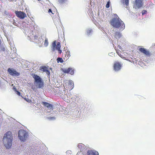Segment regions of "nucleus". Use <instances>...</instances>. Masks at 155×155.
I'll return each mask as SVG.
<instances>
[{"label":"nucleus","mask_w":155,"mask_h":155,"mask_svg":"<svg viewBox=\"0 0 155 155\" xmlns=\"http://www.w3.org/2000/svg\"><path fill=\"white\" fill-rule=\"evenodd\" d=\"M16 94L18 95H19V96L20 95L21 93L19 91H16Z\"/></svg>","instance_id":"nucleus-31"},{"label":"nucleus","mask_w":155,"mask_h":155,"mask_svg":"<svg viewBox=\"0 0 155 155\" xmlns=\"http://www.w3.org/2000/svg\"><path fill=\"white\" fill-rule=\"evenodd\" d=\"M71 151H67L66 152V153H70V152H71Z\"/></svg>","instance_id":"nucleus-39"},{"label":"nucleus","mask_w":155,"mask_h":155,"mask_svg":"<svg viewBox=\"0 0 155 155\" xmlns=\"http://www.w3.org/2000/svg\"><path fill=\"white\" fill-rule=\"evenodd\" d=\"M110 24L115 28H119L120 27V31L123 30L125 27L124 22L119 18H114L112 19L110 21Z\"/></svg>","instance_id":"nucleus-2"},{"label":"nucleus","mask_w":155,"mask_h":155,"mask_svg":"<svg viewBox=\"0 0 155 155\" xmlns=\"http://www.w3.org/2000/svg\"><path fill=\"white\" fill-rule=\"evenodd\" d=\"M114 54L113 52H111V53H109L108 54V55L109 56H112Z\"/></svg>","instance_id":"nucleus-28"},{"label":"nucleus","mask_w":155,"mask_h":155,"mask_svg":"<svg viewBox=\"0 0 155 155\" xmlns=\"http://www.w3.org/2000/svg\"><path fill=\"white\" fill-rule=\"evenodd\" d=\"M48 12L49 13H50V12H51L53 14V13H52V10H51V8L49 9L48 10Z\"/></svg>","instance_id":"nucleus-33"},{"label":"nucleus","mask_w":155,"mask_h":155,"mask_svg":"<svg viewBox=\"0 0 155 155\" xmlns=\"http://www.w3.org/2000/svg\"><path fill=\"white\" fill-rule=\"evenodd\" d=\"M53 108V105L51 104H50L49 105L48 107H47V108H48V109H49L50 110H52Z\"/></svg>","instance_id":"nucleus-24"},{"label":"nucleus","mask_w":155,"mask_h":155,"mask_svg":"<svg viewBox=\"0 0 155 155\" xmlns=\"http://www.w3.org/2000/svg\"><path fill=\"white\" fill-rule=\"evenodd\" d=\"M48 39L47 38H45L44 45L45 47H46L48 45Z\"/></svg>","instance_id":"nucleus-17"},{"label":"nucleus","mask_w":155,"mask_h":155,"mask_svg":"<svg viewBox=\"0 0 155 155\" xmlns=\"http://www.w3.org/2000/svg\"><path fill=\"white\" fill-rule=\"evenodd\" d=\"M46 72H47V73L48 74H50V71L48 69L47 70V71Z\"/></svg>","instance_id":"nucleus-36"},{"label":"nucleus","mask_w":155,"mask_h":155,"mask_svg":"<svg viewBox=\"0 0 155 155\" xmlns=\"http://www.w3.org/2000/svg\"><path fill=\"white\" fill-rule=\"evenodd\" d=\"M147 13V11L145 10H143L142 12V15H143L145 14H146Z\"/></svg>","instance_id":"nucleus-27"},{"label":"nucleus","mask_w":155,"mask_h":155,"mask_svg":"<svg viewBox=\"0 0 155 155\" xmlns=\"http://www.w3.org/2000/svg\"><path fill=\"white\" fill-rule=\"evenodd\" d=\"M26 100L27 102H28L29 103L31 102V100H30L28 98H27V99H26Z\"/></svg>","instance_id":"nucleus-32"},{"label":"nucleus","mask_w":155,"mask_h":155,"mask_svg":"<svg viewBox=\"0 0 155 155\" xmlns=\"http://www.w3.org/2000/svg\"><path fill=\"white\" fill-rule=\"evenodd\" d=\"M5 13H7V12H5Z\"/></svg>","instance_id":"nucleus-42"},{"label":"nucleus","mask_w":155,"mask_h":155,"mask_svg":"<svg viewBox=\"0 0 155 155\" xmlns=\"http://www.w3.org/2000/svg\"><path fill=\"white\" fill-rule=\"evenodd\" d=\"M93 31L92 29L91 28H88L87 29L86 32L87 35L88 36H91L93 33Z\"/></svg>","instance_id":"nucleus-13"},{"label":"nucleus","mask_w":155,"mask_h":155,"mask_svg":"<svg viewBox=\"0 0 155 155\" xmlns=\"http://www.w3.org/2000/svg\"><path fill=\"white\" fill-rule=\"evenodd\" d=\"M87 155H99L97 152L94 150H88L87 152Z\"/></svg>","instance_id":"nucleus-11"},{"label":"nucleus","mask_w":155,"mask_h":155,"mask_svg":"<svg viewBox=\"0 0 155 155\" xmlns=\"http://www.w3.org/2000/svg\"><path fill=\"white\" fill-rule=\"evenodd\" d=\"M139 51L141 53L146 55V56H150V54L149 51L147 50L144 48H139Z\"/></svg>","instance_id":"nucleus-9"},{"label":"nucleus","mask_w":155,"mask_h":155,"mask_svg":"<svg viewBox=\"0 0 155 155\" xmlns=\"http://www.w3.org/2000/svg\"><path fill=\"white\" fill-rule=\"evenodd\" d=\"M58 1L59 3L61 4H63L66 3L68 1V0H58Z\"/></svg>","instance_id":"nucleus-19"},{"label":"nucleus","mask_w":155,"mask_h":155,"mask_svg":"<svg viewBox=\"0 0 155 155\" xmlns=\"http://www.w3.org/2000/svg\"><path fill=\"white\" fill-rule=\"evenodd\" d=\"M121 64L119 62H115L114 65V70L115 71H118L121 69Z\"/></svg>","instance_id":"nucleus-7"},{"label":"nucleus","mask_w":155,"mask_h":155,"mask_svg":"<svg viewBox=\"0 0 155 155\" xmlns=\"http://www.w3.org/2000/svg\"><path fill=\"white\" fill-rule=\"evenodd\" d=\"M46 66H43L42 67L41 70L45 72H46L48 70Z\"/></svg>","instance_id":"nucleus-22"},{"label":"nucleus","mask_w":155,"mask_h":155,"mask_svg":"<svg viewBox=\"0 0 155 155\" xmlns=\"http://www.w3.org/2000/svg\"><path fill=\"white\" fill-rule=\"evenodd\" d=\"M110 1L107 2L106 5V8H108L110 7Z\"/></svg>","instance_id":"nucleus-25"},{"label":"nucleus","mask_w":155,"mask_h":155,"mask_svg":"<svg viewBox=\"0 0 155 155\" xmlns=\"http://www.w3.org/2000/svg\"><path fill=\"white\" fill-rule=\"evenodd\" d=\"M48 119L51 120H55V117H48Z\"/></svg>","instance_id":"nucleus-26"},{"label":"nucleus","mask_w":155,"mask_h":155,"mask_svg":"<svg viewBox=\"0 0 155 155\" xmlns=\"http://www.w3.org/2000/svg\"><path fill=\"white\" fill-rule=\"evenodd\" d=\"M115 33L114 35L116 38H120L121 36V33L120 32H118V30L117 29L115 30Z\"/></svg>","instance_id":"nucleus-12"},{"label":"nucleus","mask_w":155,"mask_h":155,"mask_svg":"<svg viewBox=\"0 0 155 155\" xmlns=\"http://www.w3.org/2000/svg\"><path fill=\"white\" fill-rule=\"evenodd\" d=\"M5 13H7V12H5Z\"/></svg>","instance_id":"nucleus-43"},{"label":"nucleus","mask_w":155,"mask_h":155,"mask_svg":"<svg viewBox=\"0 0 155 155\" xmlns=\"http://www.w3.org/2000/svg\"><path fill=\"white\" fill-rule=\"evenodd\" d=\"M13 24L15 25H16V26L17 25V23L15 21H14L13 22Z\"/></svg>","instance_id":"nucleus-37"},{"label":"nucleus","mask_w":155,"mask_h":155,"mask_svg":"<svg viewBox=\"0 0 155 155\" xmlns=\"http://www.w3.org/2000/svg\"><path fill=\"white\" fill-rule=\"evenodd\" d=\"M1 50L2 51H5V49L4 47H2Z\"/></svg>","instance_id":"nucleus-29"},{"label":"nucleus","mask_w":155,"mask_h":155,"mask_svg":"<svg viewBox=\"0 0 155 155\" xmlns=\"http://www.w3.org/2000/svg\"><path fill=\"white\" fill-rule=\"evenodd\" d=\"M55 49H56L55 48L51 47V49L52 51H54L55 50Z\"/></svg>","instance_id":"nucleus-30"},{"label":"nucleus","mask_w":155,"mask_h":155,"mask_svg":"<svg viewBox=\"0 0 155 155\" xmlns=\"http://www.w3.org/2000/svg\"><path fill=\"white\" fill-rule=\"evenodd\" d=\"M69 85L71 86L72 88H73L74 87V84L73 81L71 80H70L69 81Z\"/></svg>","instance_id":"nucleus-15"},{"label":"nucleus","mask_w":155,"mask_h":155,"mask_svg":"<svg viewBox=\"0 0 155 155\" xmlns=\"http://www.w3.org/2000/svg\"><path fill=\"white\" fill-rule=\"evenodd\" d=\"M63 72L65 73H70L71 75L74 74V70L72 68H69L68 69H64L62 70Z\"/></svg>","instance_id":"nucleus-8"},{"label":"nucleus","mask_w":155,"mask_h":155,"mask_svg":"<svg viewBox=\"0 0 155 155\" xmlns=\"http://www.w3.org/2000/svg\"><path fill=\"white\" fill-rule=\"evenodd\" d=\"M7 71L10 75L13 77H18L20 75L19 72L13 68H9L7 70Z\"/></svg>","instance_id":"nucleus-5"},{"label":"nucleus","mask_w":155,"mask_h":155,"mask_svg":"<svg viewBox=\"0 0 155 155\" xmlns=\"http://www.w3.org/2000/svg\"><path fill=\"white\" fill-rule=\"evenodd\" d=\"M68 54L69 55H70V51L69 52Z\"/></svg>","instance_id":"nucleus-40"},{"label":"nucleus","mask_w":155,"mask_h":155,"mask_svg":"<svg viewBox=\"0 0 155 155\" xmlns=\"http://www.w3.org/2000/svg\"><path fill=\"white\" fill-rule=\"evenodd\" d=\"M61 47L60 43V42H58L57 43V45H56V49H60V48Z\"/></svg>","instance_id":"nucleus-21"},{"label":"nucleus","mask_w":155,"mask_h":155,"mask_svg":"<svg viewBox=\"0 0 155 155\" xmlns=\"http://www.w3.org/2000/svg\"><path fill=\"white\" fill-rule=\"evenodd\" d=\"M39 41H40L41 42L42 41L43 42V39L41 38H39Z\"/></svg>","instance_id":"nucleus-35"},{"label":"nucleus","mask_w":155,"mask_h":155,"mask_svg":"<svg viewBox=\"0 0 155 155\" xmlns=\"http://www.w3.org/2000/svg\"><path fill=\"white\" fill-rule=\"evenodd\" d=\"M57 61L58 63H59V62L62 63L64 61L62 58H58L57 59Z\"/></svg>","instance_id":"nucleus-16"},{"label":"nucleus","mask_w":155,"mask_h":155,"mask_svg":"<svg viewBox=\"0 0 155 155\" xmlns=\"http://www.w3.org/2000/svg\"><path fill=\"white\" fill-rule=\"evenodd\" d=\"M78 147L79 148L81 151H83V150L85 148V146L84 145L82 144H79L78 145Z\"/></svg>","instance_id":"nucleus-14"},{"label":"nucleus","mask_w":155,"mask_h":155,"mask_svg":"<svg viewBox=\"0 0 155 155\" xmlns=\"http://www.w3.org/2000/svg\"><path fill=\"white\" fill-rule=\"evenodd\" d=\"M28 136V134L23 130H20L18 133V137L20 140L25 141Z\"/></svg>","instance_id":"nucleus-4"},{"label":"nucleus","mask_w":155,"mask_h":155,"mask_svg":"<svg viewBox=\"0 0 155 155\" xmlns=\"http://www.w3.org/2000/svg\"><path fill=\"white\" fill-rule=\"evenodd\" d=\"M142 2L141 0H136L135 2V8H139L142 6Z\"/></svg>","instance_id":"nucleus-10"},{"label":"nucleus","mask_w":155,"mask_h":155,"mask_svg":"<svg viewBox=\"0 0 155 155\" xmlns=\"http://www.w3.org/2000/svg\"><path fill=\"white\" fill-rule=\"evenodd\" d=\"M42 104L44 105L46 107H48L49 105L50 104L46 102H44L43 101L41 103Z\"/></svg>","instance_id":"nucleus-18"},{"label":"nucleus","mask_w":155,"mask_h":155,"mask_svg":"<svg viewBox=\"0 0 155 155\" xmlns=\"http://www.w3.org/2000/svg\"><path fill=\"white\" fill-rule=\"evenodd\" d=\"M57 50H58V53H59V54H61L62 52V51L60 50V49H57Z\"/></svg>","instance_id":"nucleus-34"},{"label":"nucleus","mask_w":155,"mask_h":155,"mask_svg":"<svg viewBox=\"0 0 155 155\" xmlns=\"http://www.w3.org/2000/svg\"><path fill=\"white\" fill-rule=\"evenodd\" d=\"M129 0H122L121 2L123 3H125L126 5L127 6L129 4Z\"/></svg>","instance_id":"nucleus-20"},{"label":"nucleus","mask_w":155,"mask_h":155,"mask_svg":"<svg viewBox=\"0 0 155 155\" xmlns=\"http://www.w3.org/2000/svg\"><path fill=\"white\" fill-rule=\"evenodd\" d=\"M32 76L34 79V84L36 88L42 89L44 87V82L41 78L35 74H32Z\"/></svg>","instance_id":"nucleus-3"},{"label":"nucleus","mask_w":155,"mask_h":155,"mask_svg":"<svg viewBox=\"0 0 155 155\" xmlns=\"http://www.w3.org/2000/svg\"><path fill=\"white\" fill-rule=\"evenodd\" d=\"M15 13L18 17L21 19H23L26 17V14L23 12L15 11Z\"/></svg>","instance_id":"nucleus-6"},{"label":"nucleus","mask_w":155,"mask_h":155,"mask_svg":"<svg viewBox=\"0 0 155 155\" xmlns=\"http://www.w3.org/2000/svg\"><path fill=\"white\" fill-rule=\"evenodd\" d=\"M38 38V36L35 35V36L34 38H35V39H36Z\"/></svg>","instance_id":"nucleus-38"},{"label":"nucleus","mask_w":155,"mask_h":155,"mask_svg":"<svg viewBox=\"0 0 155 155\" xmlns=\"http://www.w3.org/2000/svg\"><path fill=\"white\" fill-rule=\"evenodd\" d=\"M13 139L12 135L10 131L7 132L4 135L3 141L6 148L9 149L12 145Z\"/></svg>","instance_id":"nucleus-1"},{"label":"nucleus","mask_w":155,"mask_h":155,"mask_svg":"<svg viewBox=\"0 0 155 155\" xmlns=\"http://www.w3.org/2000/svg\"><path fill=\"white\" fill-rule=\"evenodd\" d=\"M32 89H33V90H34L35 89V87H34V88H32Z\"/></svg>","instance_id":"nucleus-41"},{"label":"nucleus","mask_w":155,"mask_h":155,"mask_svg":"<svg viewBox=\"0 0 155 155\" xmlns=\"http://www.w3.org/2000/svg\"><path fill=\"white\" fill-rule=\"evenodd\" d=\"M56 41H54L52 43V46L51 47L55 48H56Z\"/></svg>","instance_id":"nucleus-23"}]
</instances>
